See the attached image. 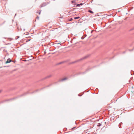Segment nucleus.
<instances>
[{
	"mask_svg": "<svg viewBox=\"0 0 134 134\" xmlns=\"http://www.w3.org/2000/svg\"><path fill=\"white\" fill-rule=\"evenodd\" d=\"M88 12H90V13H93V12L92 11H91V10H88Z\"/></svg>",
	"mask_w": 134,
	"mask_h": 134,
	"instance_id": "nucleus-3",
	"label": "nucleus"
},
{
	"mask_svg": "<svg viewBox=\"0 0 134 134\" xmlns=\"http://www.w3.org/2000/svg\"><path fill=\"white\" fill-rule=\"evenodd\" d=\"M80 18V17H79L78 16V17H75L74 18V19H79Z\"/></svg>",
	"mask_w": 134,
	"mask_h": 134,
	"instance_id": "nucleus-2",
	"label": "nucleus"
},
{
	"mask_svg": "<svg viewBox=\"0 0 134 134\" xmlns=\"http://www.w3.org/2000/svg\"><path fill=\"white\" fill-rule=\"evenodd\" d=\"M40 13H41V11H40V12H39V14H40Z\"/></svg>",
	"mask_w": 134,
	"mask_h": 134,
	"instance_id": "nucleus-6",
	"label": "nucleus"
},
{
	"mask_svg": "<svg viewBox=\"0 0 134 134\" xmlns=\"http://www.w3.org/2000/svg\"><path fill=\"white\" fill-rule=\"evenodd\" d=\"M12 61V60L10 59H9L7 60L5 62V63L7 64L10 63Z\"/></svg>",
	"mask_w": 134,
	"mask_h": 134,
	"instance_id": "nucleus-1",
	"label": "nucleus"
},
{
	"mask_svg": "<svg viewBox=\"0 0 134 134\" xmlns=\"http://www.w3.org/2000/svg\"><path fill=\"white\" fill-rule=\"evenodd\" d=\"M83 5V4L82 3H80V4H78L77 5Z\"/></svg>",
	"mask_w": 134,
	"mask_h": 134,
	"instance_id": "nucleus-4",
	"label": "nucleus"
},
{
	"mask_svg": "<svg viewBox=\"0 0 134 134\" xmlns=\"http://www.w3.org/2000/svg\"><path fill=\"white\" fill-rule=\"evenodd\" d=\"M72 18H71L70 19V21H71L72 20Z\"/></svg>",
	"mask_w": 134,
	"mask_h": 134,
	"instance_id": "nucleus-5",
	"label": "nucleus"
}]
</instances>
